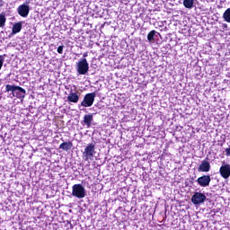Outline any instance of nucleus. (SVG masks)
<instances>
[{
    "label": "nucleus",
    "instance_id": "obj_3",
    "mask_svg": "<svg viewBox=\"0 0 230 230\" xmlns=\"http://www.w3.org/2000/svg\"><path fill=\"white\" fill-rule=\"evenodd\" d=\"M76 71L78 75H87V73H89L87 58H81L80 61L76 63Z\"/></svg>",
    "mask_w": 230,
    "mask_h": 230
},
{
    "label": "nucleus",
    "instance_id": "obj_15",
    "mask_svg": "<svg viewBox=\"0 0 230 230\" xmlns=\"http://www.w3.org/2000/svg\"><path fill=\"white\" fill-rule=\"evenodd\" d=\"M223 19L226 22H230V8L226 9L223 13Z\"/></svg>",
    "mask_w": 230,
    "mask_h": 230
},
{
    "label": "nucleus",
    "instance_id": "obj_21",
    "mask_svg": "<svg viewBox=\"0 0 230 230\" xmlns=\"http://www.w3.org/2000/svg\"><path fill=\"white\" fill-rule=\"evenodd\" d=\"M225 152H226V155H227L229 157V155H230V146L228 148H226Z\"/></svg>",
    "mask_w": 230,
    "mask_h": 230
},
{
    "label": "nucleus",
    "instance_id": "obj_9",
    "mask_svg": "<svg viewBox=\"0 0 230 230\" xmlns=\"http://www.w3.org/2000/svg\"><path fill=\"white\" fill-rule=\"evenodd\" d=\"M219 173L223 179H227L230 177V164H223V166H221L219 169Z\"/></svg>",
    "mask_w": 230,
    "mask_h": 230
},
{
    "label": "nucleus",
    "instance_id": "obj_11",
    "mask_svg": "<svg viewBox=\"0 0 230 230\" xmlns=\"http://www.w3.org/2000/svg\"><path fill=\"white\" fill-rule=\"evenodd\" d=\"M199 172H208L209 170H211V164L208 160H203L201 164L199 166Z\"/></svg>",
    "mask_w": 230,
    "mask_h": 230
},
{
    "label": "nucleus",
    "instance_id": "obj_22",
    "mask_svg": "<svg viewBox=\"0 0 230 230\" xmlns=\"http://www.w3.org/2000/svg\"><path fill=\"white\" fill-rule=\"evenodd\" d=\"M88 53L87 52H84V55H83V58H85V57H87Z\"/></svg>",
    "mask_w": 230,
    "mask_h": 230
},
{
    "label": "nucleus",
    "instance_id": "obj_19",
    "mask_svg": "<svg viewBox=\"0 0 230 230\" xmlns=\"http://www.w3.org/2000/svg\"><path fill=\"white\" fill-rule=\"evenodd\" d=\"M6 57V54L0 55V71L3 69V64H4V58Z\"/></svg>",
    "mask_w": 230,
    "mask_h": 230
},
{
    "label": "nucleus",
    "instance_id": "obj_14",
    "mask_svg": "<svg viewBox=\"0 0 230 230\" xmlns=\"http://www.w3.org/2000/svg\"><path fill=\"white\" fill-rule=\"evenodd\" d=\"M93 114H86L84 117V125H86L87 128H89V127H91V124L93 123Z\"/></svg>",
    "mask_w": 230,
    "mask_h": 230
},
{
    "label": "nucleus",
    "instance_id": "obj_5",
    "mask_svg": "<svg viewBox=\"0 0 230 230\" xmlns=\"http://www.w3.org/2000/svg\"><path fill=\"white\" fill-rule=\"evenodd\" d=\"M94 98H96V93H86L84 97L83 102H81L82 107H93L94 103Z\"/></svg>",
    "mask_w": 230,
    "mask_h": 230
},
{
    "label": "nucleus",
    "instance_id": "obj_12",
    "mask_svg": "<svg viewBox=\"0 0 230 230\" xmlns=\"http://www.w3.org/2000/svg\"><path fill=\"white\" fill-rule=\"evenodd\" d=\"M73 148V142H63L59 145V150H65V152H69Z\"/></svg>",
    "mask_w": 230,
    "mask_h": 230
},
{
    "label": "nucleus",
    "instance_id": "obj_23",
    "mask_svg": "<svg viewBox=\"0 0 230 230\" xmlns=\"http://www.w3.org/2000/svg\"><path fill=\"white\" fill-rule=\"evenodd\" d=\"M4 3H3V0H0V8L1 6H3Z\"/></svg>",
    "mask_w": 230,
    "mask_h": 230
},
{
    "label": "nucleus",
    "instance_id": "obj_17",
    "mask_svg": "<svg viewBox=\"0 0 230 230\" xmlns=\"http://www.w3.org/2000/svg\"><path fill=\"white\" fill-rule=\"evenodd\" d=\"M4 24H6V16L4 14H0V28H4Z\"/></svg>",
    "mask_w": 230,
    "mask_h": 230
},
{
    "label": "nucleus",
    "instance_id": "obj_4",
    "mask_svg": "<svg viewBox=\"0 0 230 230\" xmlns=\"http://www.w3.org/2000/svg\"><path fill=\"white\" fill-rule=\"evenodd\" d=\"M72 195L76 197V199H84L85 197V188L82 184L73 185Z\"/></svg>",
    "mask_w": 230,
    "mask_h": 230
},
{
    "label": "nucleus",
    "instance_id": "obj_7",
    "mask_svg": "<svg viewBox=\"0 0 230 230\" xmlns=\"http://www.w3.org/2000/svg\"><path fill=\"white\" fill-rule=\"evenodd\" d=\"M196 182H198L199 186L201 188H208V186L211 184V176L209 174L202 175L197 179Z\"/></svg>",
    "mask_w": 230,
    "mask_h": 230
},
{
    "label": "nucleus",
    "instance_id": "obj_1",
    "mask_svg": "<svg viewBox=\"0 0 230 230\" xmlns=\"http://www.w3.org/2000/svg\"><path fill=\"white\" fill-rule=\"evenodd\" d=\"M5 92L12 93L13 96H16V98H24L26 96V90L15 84H6Z\"/></svg>",
    "mask_w": 230,
    "mask_h": 230
},
{
    "label": "nucleus",
    "instance_id": "obj_13",
    "mask_svg": "<svg viewBox=\"0 0 230 230\" xmlns=\"http://www.w3.org/2000/svg\"><path fill=\"white\" fill-rule=\"evenodd\" d=\"M21 30H22V22H19L14 23L12 29L13 35H16V33H20Z\"/></svg>",
    "mask_w": 230,
    "mask_h": 230
},
{
    "label": "nucleus",
    "instance_id": "obj_8",
    "mask_svg": "<svg viewBox=\"0 0 230 230\" xmlns=\"http://www.w3.org/2000/svg\"><path fill=\"white\" fill-rule=\"evenodd\" d=\"M17 12L21 17H28L30 14V5L22 4L17 8Z\"/></svg>",
    "mask_w": 230,
    "mask_h": 230
},
{
    "label": "nucleus",
    "instance_id": "obj_18",
    "mask_svg": "<svg viewBox=\"0 0 230 230\" xmlns=\"http://www.w3.org/2000/svg\"><path fill=\"white\" fill-rule=\"evenodd\" d=\"M155 33H157V31H151L148 34H147V40L149 42H152V40H154V37H155Z\"/></svg>",
    "mask_w": 230,
    "mask_h": 230
},
{
    "label": "nucleus",
    "instance_id": "obj_10",
    "mask_svg": "<svg viewBox=\"0 0 230 230\" xmlns=\"http://www.w3.org/2000/svg\"><path fill=\"white\" fill-rule=\"evenodd\" d=\"M67 102L70 103H78L80 101V95L75 92L71 91L69 95L66 97Z\"/></svg>",
    "mask_w": 230,
    "mask_h": 230
},
{
    "label": "nucleus",
    "instance_id": "obj_2",
    "mask_svg": "<svg viewBox=\"0 0 230 230\" xmlns=\"http://www.w3.org/2000/svg\"><path fill=\"white\" fill-rule=\"evenodd\" d=\"M94 154H96V148L94 144L91 143L85 146L84 151L83 152V157L84 161H93Z\"/></svg>",
    "mask_w": 230,
    "mask_h": 230
},
{
    "label": "nucleus",
    "instance_id": "obj_6",
    "mask_svg": "<svg viewBox=\"0 0 230 230\" xmlns=\"http://www.w3.org/2000/svg\"><path fill=\"white\" fill-rule=\"evenodd\" d=\"M191 202L194 206H199V204H203L206 202V196L202 192H195L191 197Z\"/></svg>",
    "mask_w": 230,
    "mask_h": 230
},
{
    "label": "nucleus",
    "instance_id": "obj_16",
    "mask_svg": "<svg viewBox=\"0 0 230 230\" xmlns=\"http://www.w3.org/2000/svg\"><path fill=\"white\" fill-rule=\"evenodd\" d=\"M183 6L190 9L193 6V0H183Z\"/></svg>",
    "mask_w": 230,
    "mask_h": 230
},
{
    "label": "nucleus",
    "instance_id": "obj_20",
    "mask_svg": "<svg viewBox=\"0 0 230 230\" xmlns=\"http://www.w3.org/2000/svg\"><path fill=\"white\" fill-rule=\"evenodd\" d=\"M58 53H59V55H62V53H64V46H59L58 47Z\"/></svg>",
    "mask_w": 230,
    "mask_h": 230
}]
</instances>
